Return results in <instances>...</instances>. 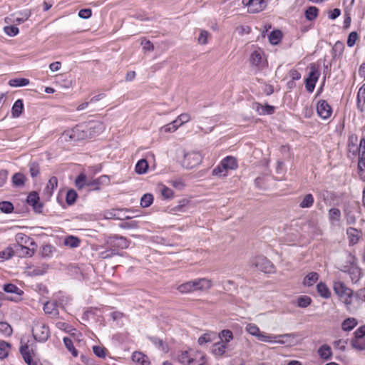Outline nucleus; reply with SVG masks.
Wrapping results in <instances>:
<instances>
[{
	"instance_id": "obj_36",
	"label": "nucleus",
	"mask_w": 365,
	"mask_h": 365,
	"mask_svg": "<svg viewBox=\"0 0 365 365\" xmlns=\"http://www.w3.org/2000/svg\"><path fill=\"white\" fill-rule=\"evenodd\" d=\"M132 360L140 365H147L148 364L147 356L141 352H134L132 355Z\"/></svg>"
},
{
	"instance_id": "obj_59",
	"label": "nucleus",
	"mask_w": 365,
	"mask_h": 365,
	"mask_svg": "<svg viewBox=\"0 0 365 365\" xmlns=\"http://www.w3.org/2000/svg\"><path fill=\"white\" fill-rule=\"evenodd\" d=\"M77 198V193L73 190H70L68 191L66 194V200L67 204L68 205H73Z\"/></svg>"
},
{
	"instance_id": "obj_25",
	"label": "nucleus",
	"mask_w": 365,
	"mask_h": 365,
	"mask_svg": "<svg viewBox=\"0 0 365 365\" xmlns=\"http://www.w3.org/2000/svg\"><path fill=\"white\" fill-rule=\"evenodd\" d=\"M318 354L321 359L329 360L332 356V351L331 347L327 344H323L318 349Z\"/></svg>"
},
{
	"instance_id": "obj_37",
	"label": "nucleus",
	"mask_w": 365,
	"mask_h": 365,
	"mask_svg": "<svg viewBox=\"0 0 365 365\" xmlns=\"http://www.w3.org/2000/svg\"><path fill=\"white\" fill-rule=\"evenodd\" d=\"M81 240L75 236H68L64 240V245L71 248H76L80 246Z\"/></svg>"
},
{
	"instance_id": "obj_43",
	"label": "nucleus",
	"mask_w": 365,
	"mask_h": 365,
	"mask_svg": "<svg viewBox=\"0 0 365 365\" xmlns=\"http://www.w3.org/2000/svg\"><path fill=\"white\" fill-rule=\"evenodd\" d=\"M150 340L158 349L165 353L168 351V344L162 339L156 337H152L150 338Z\"/></svg>"
},
{
	"instance_id": "obj_21",
	"label": "nucleus",
	"mask_w": 365,
	"mask_h": 365,
	"mask_svg": "<svg viewBox=\"0 0 365 365\" xmlns=\"http://www.w3.org/2000/svg\"><path fill=\"white\" fill-rule=\"evenodd\" d=\"M346 234L349 240V242L351 245H354L358 242L361 237V232L356 228L349 227L346 230Z\"/></svg>"
},
{
	"instance_id": "obj_63",
	"label": "nucleus",
	"mask_w": 365,
	"mask_h": 365,
	"mask_svg": "<svg viewBox=\"0 0 365 365\" xmlns=\"http://www.w3.org/2000/svg\"><path fill=\"white\" fill-rule=\"evenodd\" d=\"M357 39H358L357 33L356 31L351 32L348 36L347 46L349 47H352L355 44Z\"/></svg>"
},
{
	"instance_id": "obj_19",
	"label": "nucleus",
	"mask_w": 365,
	"mask_h": 365,
	"mask_svg": "<svg viewBox=\"0 0 365 365\" xmlns=\"http://www.w3.org/2000/svg\"><path fill=\"white\" fill-rule=\"evenodd\" d=\"M252 108L255 110L259 115H270L274 112V107L272 106H262L259 103H254Z\"/></svg>"
},
{
	"instance_id": "obj_52",
	"label": "nucleus",
	"mask_w": 365,
	"mask_h": 365,
	"mask_svg": "<svg viewBox=\"0 0 365 365\" xmlns=\"http://www.w3.org/2000/svg\"><path fill=\"white\" fill-rule=\"evenodd\" d=\"M153 201V197L151 194H145L143 195L140 200V205L143 207H149Z\"/></svg>"
},
{
	"instance_id": "obj_1",
	"label": "nucleus",
	"mask_w": 365,
	"mask_h": 365,
	"mask_svg": "<svg viewBox=\"0 0 365 365\" xmlns=\"http://www.w3.org/2000/svg\"><path fill=\"white\" fill-rule=\"evenodd\" d=\"M108 250L100 253L103 259L110 258L118 255L119 249H126L129 247L130 241L123 236H111L106 240Z\"/></svg>"
},
{
	"instance_id": "obj_9",
	"label": "nucleus",
	"mask_w": 365,
	"mask_h": 365,
	"mask_svg": "<svg viewBox=\"0 0 365 365\" xmlns=\"http://www.w3.org/2000/svg\"><path fill=\"white\" fill-rule=\"evenodd\" d=\"M309 68L308 77L305 79V88L309 93H312L320 76V72L314 64H311Z\"/></svg>"
},
{
	"instance_id": "obj_41",
	"label": "nucleus",
	"mask_w": 365,
	"mask_h": 365,
	"mask_svg": "<svg viewBox=\"0 0 365 365\" xmlns=\"http://www.w3.org/2000/svg\"><path fill=\"white\" fill-rule=\"evenodd\" d=\"M148 169V163L146 160L141 159L135 165V172L138 174H144Z\"/></svg>"
},
{
	"instance_id": "obj_11",
	"label": "nucleus",
	"mask_w": 365,
	"mask_h": 365,
	"mask_svg": "<svg viewBox=\"0 0 365 365\" xmlns=\"http://www.w3.org/2000/svg\"><path fill=\"white\" fill-rule=\"evenodd\" d=\"M242 4L247 6L250 13H258L267 7V2L262 0H242Z\"/></svg>"
},
{
	"instance_id": "obj_42",
	"label": "nucleus",
	"mask_w": 365,
	"mask_h": 365,
	"mask_svg": "<svg viewBox=\"0 0 365 365\" xmlns=\"http://www.w3.org/2000/svg\"><path fill=\"white\" fill-rule=\"evenodd\" d=\"M45 313L50 314H57V304L56 302H47L43 306Z\"/></svg>"
},
{
	"instance_id": "obj_18",
	"label": "nucleus",
	"mask_w": 365,
	"mask_h": 365,
	"mask_svg": "<svg viewBox=\"0 0 365 365\" xmlns=\"http://www.w3.org/2000/svg\"><path fill=\"white\" fill-rule=\"evenodd\" d=\"M48 265L47 264H41L37 266L29 267L27 272L30 276H40L47 272Z\"/></svg>"
},
{
	"instance_id": "obj_28",
	"label": "nucleus",
	"mask_w": 365,
	"mask_h": 365,
	"mask_svg": "<svg viewBox=\"0 0 365 365\" xmlns=\"http://www.w3.org/2000/svg\"><path fill=\"white\" fill-rule=\"evenodd\" d=\"M58 186V179L56 177H51L48 184L44 190V192L46 195L48 197L51 196L53 194V190L57 187Z\"/></svg>"
},
{
	"instance_id": "obj_47",
	"label": "nucleus",
	"mask_w": 365,
	"mask_h": 365,
	"mask_svg": "<svg viewBox=\"0 0 365 365\" xmlns=\"http://www.w3.org/2000/svg\"><path fill=\"white\" fill-rule=\"evenodd\" d=\"M245 330L250 334L255 336L256 338H257V336L259 335V333L261 332L259 328L253 323L247 324L245 327Z\"/></svg>"
},
{
	"instance_id": "obj_32",
	"label": "nucleus",
	"mask_w": 365,
	"mask_h": 365,
	"mask_svg": "<svg viewBox=\"0 0 365 365\" xmlns=\"http://www.w3.org/2000/svg\"><path fill=\"white\" fill-rule=\"evenodd\" d=\"M319 294L325 299H328L331 296V292L328 287L324 282H319L317 286Z\"/></svg>"
},
{
	"instance_id": "obj_33",
	"label": "nucleus",
	"mask_w": 365,
	"mask_h": 365,
	"mask_svg": "<svg viewBox=\"0 0 365 365\" xmlns=\"http://www.w3.org/2000/svg\"><path fill=\"white\" fill-rule=\"evenodd\" d=\"M56 251V248L51 245H44L41 247V256L44 258H51Z\"/></svg>"
},
{
	"instance_id": "obj_57",
	"label": "nucleus",
	"mask_w": 365,
	"mask_h": 365,
	"mask_svg": "<svg viewBox=\"0 0 365 365\" xmlns=\"http://www.w3.org/2000/svg\"><path fill=\"white\" fill-rule=\"evenodd\" d=\"M105 180H108V177L106 175H103L98 179L94 180L88 181L87 186L93 187L96 190L99 189V185L101 182H103Z\"/></svg>"
},
{
	"instance_id": "obj_13",
	"label": "nucleus",
	"mask_w": 365,
	"mask_h": 365,
	"mask_svg": "<svg viewBox=\"0 0 365 365\" xmlns=\"http://www.w3.org/2000/svg\"><path fill=\"white\" fill-rule=\"evenodd\" d=\"M318 115L323 119H327L331 114V108L326 101L321 100L318 102L317 106Z\"/></svg>"
},
{
	"instance_id": "obj_64",
	"label": "nucleus",
	"mask_w": 365,
	"mask_h": 365,
	"mask_svg": "<svg viewBox=\"0 0 365 365\" xmlns=\"http://www.w3.org/2000/svg\"><path fill=\"white\" fill-rule=\"evenodd\" d=\"M160 192H161L162 195L165 198L169 199V198L173 197V191L168 187L163 186L161 188Z\"/></svg>"
},
{
	"instance_id": "obj_48",
	"label": "nucleus",
	"mask_w": 365,
	"mask_h": 365,
	"mask_svg": "<svg viewBox=\"0 0 365 365\" xmlns=\"http://www.w3.org/2000/svg\"><path fill=\"white\" fill-rule=\"evenodd\" d=\"M352 346L357 350H365V338H354L351 341Z\"/></svg>"
},
{
	"instance_id": "obj_29",
	"label": "nucleus",
	"mask_w": 365,
	"mask_h": 365,
	"mask_svg": "<svg viewBox=\"0 0 365 365\" xmlns=\"http://www.w3.org/2000/svg\"><path fill=\"white\" fill-rule=\"evenodd\" d=\"M357 106L362 111L365 106V83L359 88L357 94Z\"/></svg>"
},
{
	"instance_id": "obj_58",
	"label": "nucleus",
	"mask_w": 365,
	"mask_h": 365,
	"mask_svg": "<svg viewBox=\"0 0 365 365\" xmlns=\"http://www.w3.org/2000/svg\"><path fill=\"white\" fill-rule=\"evenodd\" d=\"M0 332L5 336H10L12 333L11 327L6 322H0Z\"/></svg>"
},
{
	"instance_id": "obj_12",
	"label": "nucleus",
	"mask_w": 365,
	"mask_h": 365,
	"mask_svg": "<svg viewBox=\"0 0 365 365\" xmlns=\"http://www.w3.org/2000/svg\"><path fill=\"white\" fill-rule=\"evenodd\" d=\"M128 209H112L105 211L103 217L105 219L108 220H123L125 219H130V217L125 215L123 212H128Z\"/></svg>"
},
{
	"instance_id": "obj_10",
	"label": "nucleus",
	"mask_w": 365,
	"mask_h": 365,
	"mask_svg": "<svg viewBox=\"0 0 365 365\" xmlns=\"http://www.w3.org/2000/svg\"><path fill=\"white\" fill-rule=\"evenodd\" d=\"M252 264L264 273L274 272V266L272 262L263 256H259L252 260Z\"/></svg>"
},
{
	"instance_id": "obj_16",
	"label": "nucleus",
	"mask_w": 365,
	"mask_h": 365,
	"mask_svg": "<svg viewBox=\"0 0 365 365\" xmlns=\"http://www.w3.org/2000/svg\"><path fill=\"white\" fill-rule=\"evenodd\" d=\"M194 288L195 291H207L212 286V280L207 278H200L193 280Z\"/></svg>"
},
{
	"instance_id": "obj_23",
	"label": "nucleus",
	"mask_w": 365,
	"mask_h": 365,
	"mask_svg": "<svg viewBox=\"0 0 365 365\" xmlns=\"http://www.w3.org/2000/svg\"><path fill=\"white\" fill-rule=\"evenodd\" d=\"M329 220L332 225H338L341 220V211L338 208H331L329 210Z\"/></svg>"
},
{
	"instance_id": "obj_44",
	"label": "nucleus",
	"mask_w": 365,
	"mask_h": 365,
	"mask_svg": "<svg viewBox=\"0 0 365 365\" xmlns=\"http://www.w3.org/2000/svg\"><path fill=\"white\" fill-rule=\"evenodd\" d=\"M312 303V299L307 295H301L297 299V305L301 308H306Z\"/></svg>"
},
{
	"instance_id": "obj_39",
	"label": "nucleus",
	"mask_w": 365,
	"mask_h": 365,
	"mask_svg": "<svg viewBox=\"0 0 365 365\" xmlns=\"http://www.w3.org/2000/svg\"><path fill=\"white\" fill-rule=\"evenodd\" d=\"M319 10L316 6H309L304 12L305 17L309 21L315 19L318 16Z\"/></svg>"
},
{
	"instance_id": "obj_22",
	"label": "nucleus",
	"mask_w": 365,
	"mask_h": 365,
	"mask_svg": "<svg viewBox=\"0 0 365 365\" xmlns=\"http://www.w3.org/2000/svg\"><path fill=\"white\" fill-rule=\"evenodd\" d=\"M227 346L221 341L215 343L211 348V352L217 357L223 356L225 353Z\"/></svg>"
},
{
	"instance_id": "obj_8",
	"label": "nucleus",
	"mask_w": 365,
	"mask_h": 365,
	"mask_svg": "<svg viewBox=\"0 0 365 365\" xmlns=\"http://www.w3.org/2000/svg\"><path fill=\"white\" fill-rule=\"evenodd\" d=\"M202 160V157L199 152L192 151L184 155L182 165L187 169H191L198 165Z\"/></svg>"
},
{
	"instance_id": "obj_31",
	"label": "nucleus",
	"mask_w": 365,
	"mask_h": 365,
	"mask_svg": "<svg viewBox=\"0 0 365 365\" xmlns=\"http://www.w3.org/2000/svg\"><path fill=\"white\" fill-rule=\"evenodd\" d=\"M222 343H225L227 346V343L233 339V334L229 329H224L218 334Z\"/></svg>"
},
{
	"instance_id": "obj_30",
	"label": "nucleus",
	"mask_w": 365,
	"mask_h": 365,
	"mask_svg": "<svg viewBox=\"0 0 365 365\" xmlns=\"http://www.w3.org/2000/svg\"><path fill=\"white\" fill-rule=\"evenodd\" d=\"M318 279L319 274L317 272H310L304 278L303 284L311 287L317 282Z\"/></svg>"
},
{
	"instance_id": "obj_7",
	"label": "nucleus",
	"mask_w": 365,
	"mask_h": 365,
	"mask_svg": "<svg viewBox=\"0 0 365 365\" xmlns=\"http://www.w3.org/2000/svg\"><path fill=\"white\" fill-rule=\"evenodd\" d=\"M238 167L237 159L232 156H227L222 160L220 164L216 167L212 173L215 175L226 176L228 170H236Z\"/></svg>"
},
{
	"instance_id": "obj_26",
	"label": "nucleus",
	"mask_w": 365,
	"mask_h": 365,
	"mask_svg": "<svg viewBox=\"0 0 365 365\" xmlns=\"http://www.w3.org/2000/svg\"><path fill=\"white\" fill-rule=\"evenodd\" d=\"M36 248L37 247L27 245L19 247L17 251L21 257H32L34 255Z\"/></svg>"
},
{
	"instance_id": "obj_53",
	"label": "nucleus",
	"mask_w": 365,
	"mask_h": 365,
	"mask_svg": "<svg viewBox=\"0 0 365 365\" xmlns=\"http://www.w3.org/2000/svg\"><path fill=\"white\" fill-rule=\"evenodd\" d=\"M344 45L341 41H336L333 46L332 51L334 56H341L344 51Z\"/></svg>"
},
{
	"instance_id": "obj_2",
	"label": "nucleus",
	"mask_w": 365,
	"mask_h": 365,
	"mask_svg": "<svg viewBox=\"0 0 365 365\" xmlns=\"http://www.w3.org/2000/svg\"><path fill=\"white\" fill-rule=\"evenodd\" d=\"M178 360L183 365H204L206 363V356L200 351L189 349L181 351Z\"/></svg>"
},
{
	"instance_id": "obj_61",
	"label": "nucleus",
	"mask_w": 365,
	"mask_h": 365,
	"mask_svg": "<svg viewBox=\"0 0 365 365\" xmlns=\"http://www.w3.org/2000/svg\"><path fill=\"white\" fill-rule=\"evenodd\" d=\"M123 229H137L138 227V222L135 220L130 222H124L119 225Z\"/></svg>"
},
{
	"instance_id": "obj_45",
	"label": "nucleus",
	"mask_w": 365,
	"mask_h": 365,
	"mask_svg": "<svg viewBox=\"0 0 365 365\" xmlns=\"http://www.w3.org/2000/svg\"><path fill=\"white\" fill-rule=\"evenodd\" d=\"M3 289L7 293L16 294L18 296H21L23 294V291L13 284H4Z\"/></svg>"
},
{
	"instance_id": "obj_4",
	"label": "nucleus",
	"mask_w": 365,
	"mask_h": 365,
	"mask_svg": "<svg viewBox=\"0 0 365 365\" xmlns=\"http://www.w3.org/2000/svg\"><path fill=\"white\" fill-rule=\"evenodd\" d=\"M333 289L334 293L339 297L347 309H350L353 298L355 297L353 290L340 281L334 282Z\"/></svg>"
},
{
	"instance_id": "obj_27",
	"label": "nucleus",
	"mask_w": 365,
	"mask_h": 365,
	"mask_svg": "<svg viewBox=\"0 0 365 365\" xmlns=\"http://www.w3.org/2000/svg\"><path fill=\"white\" fill-rule=\"evenodd\" d=\"M24 110V103L21 99H18L14 103L11 108V114L14 118H18Z\"/></svg>"
},
{
	"instance_id": "obj_62",
	"label": "nucleus",
	"mask_w": 365,
	"mask_h": 365,
	"mask_svg": "<svg viewBox=\"0 0 365 365\" xmlns=\"http://www.w3.org/2000/svg\"><path fill=\"white\" fill-rule=\"evenodd\" d=\"M4 30V32L10 36H15L19 34V29L15 26H5Z\"/></svg>"
},
{
	"instance_id": "obj_40",
	"label": "nucleus",
	"mask_w": 365,
	"mask_h": 365,
	"mask_svg": "<svg viewBox=\"0 0 365 365\" xmlns=\"http://www.w3.org/2000/svg\"><path fill=\"white\" fill-rule=\"evenodd\" d=\"M357 325V321L354 318H348L341 324V328L344 331H351Z\"/></svg>"
},
{
	"instance_id": "obj_15",
	"label": "nucleus",
	"mask_w": 365,
	"mask_h": 365,
	"mask_svg": "<svg viewBox=\"0 0 365 365\" xmlns=\"http://www.w3.org/2000/svg\"><path fill=\"white\" fill-rule=\"evenodd\" d=\"M15 240L19 247L34 246L37 247L34 240L24 233H17L15 236Z\"/></svg>"
},
{
	"instance_id": "obj_56",
	"label": "nucleus",
	"mask_w": 365,
	"mask_h": 365,
	"mask_svg": "<svg viewBox=\"0 0 365 365\" xmlns=\"http://www.w3.org/2000/svg\"><path fill=\"white\" fill-rule=\"evenodd\" d=\"M29 83V79L26 78H16L9 81V85L11 86H25Z\"/></svg>"
},
{
	"instance_id": "obj_55",
	"label": "nucleus",
	"mask_w": 365,
	"mask_h": 365,
	"mask_svg": "<svg viewBox=\"0 0 365 365\" xmlns=\"http://www.w3.org/2000/svg\"><path fill=\"white\" fill-rule=\"evenodd\" d=\"M281 38L282 34L279 31H272L269 36V41L273 45L277 44L280 41Z\"/></svg>"
},
{
	"instance_id": "obj_54",
	"label": "nucleus",
	"mask_w": 365,
	"mask_h": 365,
	"mask_svg": "<svg viewBox=\"0 0 365 365\" xmlns=\"http://www.w3.org/2000/svg\"><path fill=\"white\" fill-rule=\"evenodd\" d=\"M14 210L13 204L9 201L0 202V210L4 213H11Z\"/></svg>"
},
{
	"instance_id": "obj_35",
	"label": "nucleus",
	"mask_w": 365,
	"mask_h": 365,
	"mask_svg": "<svg viewBox=\"0 0 365 365\" xmlns=\"http://www.w3.org/2000/svg\"><path fill=\"white\" fill-rule=\"evenodd\" d=\"M193 280L185 282L178 287V290L181 293L195 292Z\"/></svg>"
},
{
	"instance_id": "obj_14",
	"label": "nucleus",
	"mask_w": 365,
	"mask_h": 365,
	"mask_svg": "<svg viewBox=\"0 0 365 365\" xmlns=\"http://www.w3.org/2000/svg\"><path fill=\"white\" fill-rule=\"evenodd\" d=\"M105 129L103 123L101 121H93L86 125L87 132L91 136L96 135L101 133Z\"/></svg>"
},
{
	"instance_id": "obj_50",
	"label": "nucleus",
	"mask_w": 365,
	"mask_h": 365,
	"mask_svg": "<svg viewBox=\"0 0 365 365\" xmlns=\"http://www.w3.org/2000/svg\"><path fill=\"white\" fill-rule=\"evenodd\" d=\"M9 344L4 341H0V359L6 358L9 354Z\"/></svg>"
},
{
	"instance_id": "obj_3",
	"label": "nucleus",
	"mask_w": 365,
	"mask_h": 365,
	"mask_svg": "<svg viewBox=\"0 0 365 365\" xmlns=\"http://www.w3.org/2000/svg\"><path fill=\"white\" fill-rule=\"evenodd\" d=\"M296 336L297 335L294 333L274 335L261 331L257 339L263 342L292 346Z\"/></svg>"
},
{
	"instance_id": "obj_38",
	"label": "nucleus",
	"mask_w": 365,
	"mask_h": 365,
	"mask_svg": "<svg viewBox=\"0 0 365 365\" xmlns=\"http://www.w3.org/2000/svg\"><path fill=\"white\" fill-rule=\"evenodd\" d=\"M314 202L313 195L312 194H307L299 202V207L301 208H309L313 205Z\"/></svg>"
},
{
	"instance_id": "obj_5",
	"label": "nucleus",
	"mask_w": 365,
	"mask_h": 365,
	"mask_svg": "<svg viewBox=\"0 0 365 365\" xmlns=\"http://www.w3.org/2000/svg\"><path fill=\"white\" fill-rule=\"evenodd\" d=\"M249 61L255 71H260L268 66V62L262 49L255 48L252 51Z\"/></svg>"
},
{
	"instance_id": "obj_34",
	"label": "nucleus",
	"mask_w": 365,
	"mask_h": 365,
	"mask_svg": "<svg viewBox=\"0 0 365 365\" xmlns=\"http://www.w3.org/2000/svg\"><path fill=\"white\" fill-rule=\"evenodd\" d=\"M215 337L216 334L215 332H207L199 337L197 342L200 345H203L206 343L214 341Z\"/></svg>"
},
{
	"instance_id": "obj_20",
	"label": "nucleus",
	"mask_w": 365,
	"mask_h": 365,
	"mask_svg": "<svg viewBox=\"0 0 365 365\" xmlns=\"http://www.w3.org/2000/svg\"><path fill=\"white\" fill-rule=\"evenodd\" d=\"M344 272L349 274L353 283H356L361 277V269L356 265L352 264L347 269H345Z\"/></svg>"
},
{
	"instance_id": "obj_24",
	"label": "nucleus",
	"mask_w": 365,
	"mask_h": 365,
	"mask_svg": "<svg viewBox=\"0 0 365 365\" xmlns=\"http://www.w3.org/2000/svg\"><path fill=\"white\" fill-rule=\"evenodd\" d=\"M20 352L25 361L29 365H36V362L34 361L31 356L30 350L27 344H22L20 347Z\"/></svg>"
},
{
	"instance_id": "obj_49",
	"label": "nucleus",
	"mask_w": 365,
	"mask_h": 365,
	"mask_svg": "<svg viewBox=\"0 0 365 365\" xmlns=\"http://www.w3.org/2000/svg\"><path fill=\"white\" fill-rule=\"evenodd\" d=\"M63 343L66 349L72 354L73 356H78V351L74 348L72 340L68 337L63 338Z\"/></svg>"
},
{
	"instance_id": "obj_6",
	"label": "nucleus",
	"mask_w": 365,
	"mask_h": 365,
	"mask_svg": "<svg viewBox=\"0 0 365 365\" xmlns=\"http://www.w3.org/2000/svg\"><path fill=\"white\" fill-rule=\"evenodd\" d=\"M32 334L36 341L44 342L48 340L50 336V329L41 319H36L34 321Z\"/></svg>"
},
{
	"instance_id": "obj_60",
	"label": "nucleus",
	"mask_w": 365,
	"mask_h": 365,
	"mask_svg": "<svg viewBox=\"0 0 365 365\" xmlns=\"http://www.w3.org/2000/svg\"><path fill=\"white\" fill-rule=\"evenodd\" d=\"M93 353L98 357L104 358L106 356L107 349L103 346H93Z\"/></svg>"
},
{
	"instance_id": "obj_17",
	"label": "nucleus",
	"mask_w": 365,
	"mask_h": 365,
	"mask_svg": "<svg viewBox=\"0 0 365 365\" xmlns=\"http://www.w3.org/2000/svg\"><path fill=\"white\" fill-rule=\"evenodd\" d=\"M28 204L31 205L34 210L38 212H41L42 206L41 203H39V197L36 192H31L26 199Z\"/></svg>"
},
{
	"instance_id": "obj_51",
	"label": "nucleus",
	"mask_w": 365,
	"mask_h": 365,
	"mask_svg": "<svg viewBox=\"0 0 365 365\" xmlns=\"http://www.w3.org/2000/svg\"><path fill=\"white\" fill-rule=\"evenodd\" d=\"M75 183L78 189L83 188L88 183L86 175L84 173H81L76 179Z\"/></svg>"
},
{
	"instance_id": "obj_46",
	"label": "nucleus",
	"mask_w": 365,
	"mask_h": 365,
	"mask_svg": "<svg viewBox=\"0 0 365 365\" xmlns=\"http://www.w3.org/2000/svg\"><path fill=\"white\" fill-rule=\"evenodd\" d=\"M25 182V177L22 173H17L12 177V183L16 187H22Z\"/></svg>"
}]
</instances>
